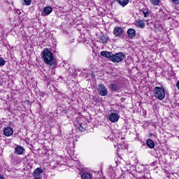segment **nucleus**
Returning a JSON list of instances; mask_svg holds the SVG:
<instances>
[{"mask_svg": "<svg viewBox=\"0 0 179 179\" xmlns=\"http://www.w3.org/2000/svg\"><path fill=\"white\" fill-rule=\"evenodd\" d=\"M41 57L45 62V65H49L50 66H53L55 64V59H54V54L50 51L48 48L44 49L41 52Z\"/></svg>", "mask_w": 179, "mask_h": 179, "instance_id": "nucleus-1", "label": "nucleus"}, {"mask_svg": "<svg viewBox=\"0 0 179 179\" xmlns=\"http://www.w3.org/2000/svg\"><path fill=\"white\" fill-rule=\"evenodd\" d=\"M154 97L157 99V100H164L166 97V91L164 90V87H155L154 88Z\"/></svg>", "mask_w": 179, "mask_h": 179, "instance_id": "nucleus-2", "label": "nucleus"}, {"mask_svg": "<svg viewBox=\"0 0 179 179\" xmlns=\"http://www.w3.org/2000/svg\"><path fill=\"white\" fill-rule=\"evenodd\" d=\"M125 58V55L122 52H119L116 54H113L112 62H121Z\"/></svg>", "mask_w": 179, "mask_h": 179, "instance_id": "nucleus-3", "label": "nucleus"}, {"mask_svg": "<svg viewBox=\"0 0 179 179\" xmlns=\"http://www.w3.org/2000/svg\"><path fill=\"white\" fill-rule=\"evenodd\" d=\"M97 92L99 96H106L107 94H108V90H107V87H106V86L103 84L98 85Z\"/></svg>", "mask_w": 179, "mask_h": 179, "instance_id": "nucleus-4", "label": "nucleus"}, {"mask_svg": "<svg viewBox=\"0 0 179 179\" xmlns=\"http://www.w3.org/2000/svg\"><path fill=\"white\" fill-rule=\"evenodd\" d=\"M113 34L115 36V37H119L120 38H124L125 36L124 29L120 27H116L114 28Z\"/></svg>", "mask_w": 179, "mask_h": 179, "instance_id": "nucleus-5", "label": "nucleus"}, {"mask_svg": "<svg viewBox=\"0 0 179 179\" xmlns=\"http://www.w3.org/2000/svg\"><path fill=\"white\" fill-rule=\"evenodd\" d=\"M108 120L110 122H117L120 120V115L117 113H112L109 115Z\"/></svg>", "mask_w": 179, "mask_h": 179, "instance_id": "nucleus-6", "label": "nucleus"}, {"mask_svg": "<svg viewBox=\"0 0 179 179\" xmlns=\"http://www.w3.org/2000/svg\"><path fill=\"white\" fill-rule=\"evenodd\" d=\"M24 148H23L22 145H17L15 148L14 153L15 155H23L24 153Z\"/></svg>", "mask_w": 179, "mask_h": 179, "instance_id": "nucleus-7", "label": "nucleus"}, {"mask_svg": "<svg viewBox=\"0 0 179 179\" xmlns=\"http://www.w3.org/2000/svg\"><path fill=\"white\" fill-rule=\"evenodd\" d=\"M43 173V169L41 168H37L35 169V171L33 172V177L36 179H40V174Z\"/></svg>", "mask_w": 179, "mask_h": 179, "instance_id": "nucleus-8", "label": "nucleus"}, {"mask_svg": "<svg viewBox=\"0 0 179 179\" xmlns=\"http://www.w3.org/2000/svg\"><path fill=\"white\" fill-rule=\"evenodd\" d=\"M101 57H105V58H108V59H110L112 61L113 59V52H107V51H102L101 52Z\"/></svg>", "mask_w": 179, "mask_h": 179, "instance_id": "nucleus-9", "label": "nucleus"}, {"mask_svg": "<svg viewBox=\"0 0 179 179\" xmlns=\"http://www.w3.org/2000/svg\"><path fill=\"white\" fill-rule=\"evenodd\" d=\"M3 135L6 136H11V135H13V129L11 127H6L3 129Z\"/></svg>", "mask_w": 179, "mask_h": 179, "instance_id": "nucleus-10", "label": "nucleus"}, {"mask_svg": "<svg viewBox=\"0 0 179 179\" xmlns=\"http://www.w3.org/2000/svg\"><path fill=\"white\" fill-rule=\"evenodd\" d=\"M99 43H101L102 44H107L108 42V40H110V38L106 35H101L99 37Z\"/></svg>", "mask_w": 179, "mask_h": 179, "instance_id": "nucleus-11", "label": "nucleus"}, {"mask_svg": "<svg viewBox=\"0 0 179 179\" xmlns=\"http://www.w3.org/2000/svg\"><path fill=\"white\" fill-rule=\"evenodd\" d=\"M134 24L136 26V27H139L140 29H145V22H143V20H136Z\"/></svg>", "mask_w": 179, "mask_h": 179, "instance_id": "nucleus-12", "label": "nucleus"}, {"mask_svg": "<svg viewBox=\"0 0 179 179\" xmlns=\"http://www.w3.org/2000/svg\"><path fill=\"white\" fill-rule=\"evenodd\" d=\"M127 34L129 38H134V37L136 36V31L132 28H130L127 30Z\"/></svg>", "mask_w": 179, "mask_h": 179, "instance_id": "nucleus-13", "label": "nucleus"}, {"mask_svg": "<svg viewBox=\"0 0 179 179\" xmlns=\"http://www.w3.org/2000/svg\"><path fill=\"white\" fill-rule=\"evenodd\" d=\"M146 145L150 149H153L155 148V141L149 138L147 140Z\"/></svg>", "mask_w": 179, "mask_h": 179, "instance_id": "nucleus-14", "label": "nucleus"}, {"mask_svg": "<svg viewBox=\"0 0 179 179\" xmlns=\"http://www.w3.org/2000/svg\"><path fill=\"white\" fill-rule=\"evenodd\" d=\"M117 2L124 8L129 3V0H117Z\"/></svg>", "mask_w": 179, "mask_h": 179, "instance_id": "nucleus-15", "label": "nucleus"}, {"mask_svg": "<svg viewBox=\"0 0 179 179\" xmlns=\"http://www.w3.org/2000/svg\"><path fill=\"white\" fill-rule=\"evenodd\" d=\"M78 129L80 132H85L86 131V124L85 123H80L78 124Z\"/></svg>", "mask_w": 179, "mask_h": 179, "instance_id": "nucleus-16", "label": "nucleus"}, {"mask_svg": "<svg viewBox=\"0 0 179 179\" xmlns=\"http://www.w3.org/2000/svg\"><path fill=\"white\" fill-rule=\"evenodd\" d=\"M43 12L47 16V15H50V13H51V12H52V8H51V6H46L43 9Z\"/></svg>", "mask_w": 179, "mask_h": 179, "instance_id": "nucleus-17", "label": "nucleus"}, {"mask_svg": "<svg viewBox=\"0 0 179 179\" xmlns=\"http://www.w3.org/2000/svg\"><path fill=\"white\" fill-rule=\"evenodd\" d=\"M141 12L144 15V17H148L150 16V12H149V9L147 8H142Z\"/></svg>", "mask_w": 179, "mask_h": 179, "instance_id": "nucleus-18", "label": "nucleus"}, {"mask_svg": "<svg viewBox=\"0 0 179 179\" xmlns=\"http://www.w3.org/2000/svg\"><path fill=\"white\" fill-rule=\"evenodd\" d=\"M81 178L82 179H92V174H90L87 172H85L83 173Z\"/></svg>", "mask_w": 179, "mask_h": 179, "instance_id": "nucleus-19", "label": "nucleus"}, {"mask_svg": "<svg viewBox=\"0 0 179 179\" xmlns=\"http://www.w3.org/2000/svg\"><path fill=\"white\" fill-rule=\"evenodd\" d=\"M110 90H112V92H117L118 87L117 86L116 84H111L110 86Z\"/></svg>", "mask_w": 179, "mask_h": 179, "instance_id": "nucleus-20", "label": "nucleus"}, {"mask_svg": "<svg viewBox=\"0 0 179 179\" xmlns=\"http://www.w3.org/2000/svg\"><path fill=\"white\" fill-rule=\"evenodd\" d=\"M150 2L154 6H157L160 3V0H150Z\"/></svg>", "mask_w": 179, "mask_h": 179, "instance_id": "nucleus-21", "label": "nucleus"}, {"mask_svg": "<svg viewBox=\"0 0 179 179\" xmlns=\"http://www.w3.org/2000/svg\"><path fill=\"white\" fill-rule=\"evenodd\" d=\"M5 64H6V61H5L4 59L0 57V68L1 66H4Z\"/></svg>", "mask_w": 179, "mask_h": 179, "instance_id": "nucleus-22", "label": "nucleus"}, {"mask_svg": "<svg viewBox=\"0 0 179 179\" xmlns=\"http://www.w3.org/2000/svg\"><path fill=\"white\" fill-rule=\"evenodd\" d=\"M24 2L25 3V5H27L29 6V5L31 4V0H24Z\"/></svg>", "mask_w": 179, "mask_h": 179, "instance_id": "nucleus-23", "label": "nucleus"}, {"mask_svg": "<svg viewBox=\"0 0 179 179\" xmlns=\"http://www.w3.org/2000/svg\"><path fill=\"white\" fill-rule=\"evenodd\" d=\"M175 5H179V0H171Z\"/></svg>", "mask_w": 179, "mask_h": 179, "instance_id": "nucleus-24", "label": "nucleus"}, {"mask_svg": "<svg viewBox=\"0 0 179 179\" xmlns=\"http://www.w3.org/2000/svg\"><path fill=\"white\" fill-rule=\"evenodd\" d=\"M176 87L179 90V80L176 83Z\"/></svg>", "mask_w": 179, "mask_h": 179, "instance_id": "nucleus-25", "label": "nucleus"}, {"mask_svg": "<svg viewBox=\"0 0 179 179\" xmlns=\"http://www.w3.org/2000/svg\"><path fill=\"white\" fill-rule=\"evenodd\" d=\"M166 178H170V173H166Z\"/></svg>", "mask_w": 179, "mask_h": 179, "instance_id": "nucleus-26", "label": "nucleus"}, {"mask_svg": "<svg viewBox=\"0 0 179 179\" xmlns=\"http://www.w3.org/2000/svg\"><path fill=\"white\" fill-rule=\"evenodd\" d=\"M0 179H5V178H3V176H2V175H0Z\"/></svg>", "mask_w": 179, "mask_h": 179, "instance_id": "nucleus-27", "label": "nucleus"}, {"mask_svg": "<svg viewBox=\"0 0 179 179\" xmlns=\"http://www.w3.org/2000/svg\"><path fill=\"white\" fill-rule=\"evenodd\" d=\"M0 86H1V81H0Z\"/></svg>", "mask_w": 179, "mask_h": 179, "instance_id": "nucleus-28", "label": "nucleus"}]
</instances>
